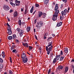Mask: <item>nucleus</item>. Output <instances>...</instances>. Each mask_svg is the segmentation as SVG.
Instances as JSON below:
<instances>
[{
  "label": "nucleus",
  "instance_id": "nucleus-1",
  "mask_svg": "<svg viewBox=\"0 0 74 74\" xmlns=\"http://www.w3.org/2000/svg\"><path fill=\"white\" fill-rule=\"evenodd\" d=\"M52 42H49L48 43V45L46 47V50L47 51V54L48 55H49L50 53V52L52 51V49H53V46L52 45Z\"/></svg>",
  "mask_w": 74,
  "mask_h": 74
},
{
  "label": "nucleus",
  "instance_id": "nucleus-2",
  "mask_svg": "<svg viewBox=\"0 0 74 74\" xmlns=\"http://www.w3.org/2000/svg\"><path fill=\"white\" fill-rule=\"evenodd\" d=\"M67 9L66 8L64 10V11H62L61 13L62 16H63L64 15L65 16H66L67 14Z\"/></svg>",
  "mask_w": 74,
  "mask_h": 74
},
{
  "label": "nucleus",
  "instance_id": "nucleus-3",
  "mask_svg": "<svg viewBox=\"0 0 74 74\" xmlns=\"http://www.w3.org/2000/svg\"><path fill=\"white\" fill-rule=\"evenodd\" d=\"M3 8L5 11H8L10 10V7L8 5H5L3 6Z\"/></svg>",
  "mask_w": 74,
  "mask_h": 74
},
{
  "label": "nucleus",
  "instance_id": "nucleus-4",
  "mask_svg": "<svg viewBox=\"0 0 74 74\" xmlns=\"http://www.w3.org/2000/svg\"><path fill=\"white\" fill-rule=\"evenodd\" d=\"M37 24H38V25H36V27H38V26L41 27V26H43V24L42 23V21H39V22H38Z\"/></svg>",
  "mask_w": 74,
  "mask_h": 74
},
{
  "label": "nucleus",
  "instance_id": "nucleus-5",
  "mask_svg": "<svg viewBox=\"0 0 74 74\" xmlns=\"http://www.w3.org/2000/svg\"><path fill=\"white\" fill-rule=\"evenodd\" d=\"M53 17H52V19L53 21H56L57 20V18L58 16L56 15V14H53Z\"/></svg>",
  "mask_w": 74,
  "mask_h": 74
},
{
  "label": "nucleus",
  "instance_id": "nucleus-6",
  "mask_svg": "<svg viewBox=\"0 0 74 74\" xmlns=\"http://www.w3.org/2000/svg\"><path fill=\"white\" fill-rule=\"evenodd\" d=\"M22 59V60L24 63H27V62H28V59L27 57H26L24 58H23Z\"/></svg>",
  "mask_w": 74,
  "mask_h": 74
},
{
  "label": "nucleus",
  "instance_id": "nucleus-7",
  "mask_svg": "<svg viewBox=\"0 0 74 74\" xmlns=\"http://www.w3.org/2000/svg\"><path fill=\"white\" fill-rule=\"evenodd\" d=\"M15 2L16 5L17 6V5H20V3H21V1H18L17 0H15Z\"/></svg>",
  "mask_w": 74,
  "mask_h": 74
},
{
  "label": "nucleus",
  "instance_id": "nucleus-8",
  "mask_svg": "<svg viewBox=\"0 0 74 74\" xmlns=\"http://www.w3.org/2000/svg\"><path fill=\"white\" fill-rule=\"evenodd\" d=\"M27 58L26 56V54L24 53H23L21 55L22 59H24V58Z\"/></svg>",
  "mask_w": 74,
  "mask_h": 74
},
{
  "label": "nucleus",
  "instance_id": "nucleus-9",
  "mask_svg": "<svg viewBox=\"0 0 74 74\" xmlns=\"http://www.w3.org/2000/svg\"><path fill=\"white\" fill-rule=\"evenodd\" d=\"M55 11L56 12H55V13L54 14L58 16V14L59 13V10H58L57 9L55 10Z\"/></svg>",
  "mask_w": 74,
  "mask_h": 74
},
{
  "label": "nucleus",
  "instance_id": "nucleus-10",
  "mask_svg": "<svg viewBox=\"0 0 74 74\" xmlns=\"http://www.w3.org/2000/svg\"><path fill=\"white\" fill-rule=\"evenodd\" d=\"M69 70V67H68L67 66H66L65 68V71L64 72V74H65V73H66L67 71H68Z\"/></svg>",
  "mask_w": 74,
  "mask_h": 74
},
{
  "label": "nucleus",
  "instance_id": "nucleus-11",
  "mask_svg": "<svg viewBox=\"0 0 74 74\" xmlns=\"http://www.w3.org/2000/svg\"><path fill=\"white\" fill-rule=\"evenodd\" d=\"M42 12L39 11L38 12V16L39 17H41L42 15Z\"/></svg>",
  "mask_w": 74,
  "mask_h": 74
},
{
  "label": "nucleus",
  "instance_id": "nucleus-12",
  "mask_svg": "<svg viewBox=\"0 0 74 74\" xmlns=\"http://www.w3.org/2000/svg\"><path fill=\"white\" fill-rule=\"evenodd\" d=\"M43 2L44 3V4H48V3H49V0H44Z\"/></svg>",
  "mask_w": 74,
  "mask_h": 74
},
{
  "label": "nucleus",
  "instance_id": "nucleus-13",
  "mask_svg": "<svg viewBox=\"0 0 74 74\" xmlns=\"http://www.w3.org/2000/svg\"><path fill=\"white\" fill-rule=\"evenodd\" d=\"M64 66H63L62 65H60L58 66V70H62L63 69V67Z\"/></svg>",
  "mask_w": 74,
  "mask_h": 74
},
{
  "label": "nucleus",
  "instance_id": "nucleus-14",
  "mask_svg": "<svg viewBox=\"0 0 74 74\" xmlns=\"http://www.w3.org/2000/svg\"><path fill=\"white\" fill-rule=\"evenodd\" d=\"M13 16L14 17H16L18 16V12L16 11L13 14Z\"/></svg>",
  "mask_w": 74,
  "mask_h": 74
},
{
  "label": "nucleus",
  "instance_id": "nucleus-15",
  "mask_svg": "<svg viewBox=\"0 0 74 74\" xmlns=\"http://www.w3.org/2000/svg\"><path fill=\"white\" fill-rule=\"evenodd\" d=\"M62 25V22H60V23L57 24L56 26H57V27H59L60 26H61Z\"/></svg>",
  "mask_w": 74,
  "mask_h": 74
},
{
  "label": "nucleus",
  "instance_id": "nucleus-16",
  "mask_svg": "<svg viewBox=\"0 0 74 74\" xmlns=\"http://www.w3.org/2000/svg\"><path fill=\"white\" fill-rule=\"evenodd\" d=\"M23 46H26V48H28L29 47V45H28V44L27 43H24L23 44Z\"/></svg>",
  "mask_w": 74,
  "mask_h": 74
},
{
  "label": "nucleus",
  "instance_id": "nucleus-17",
  "mask_svg": "<svg viewBox=\"0 0 74 74\" xmlns=\"http://www.w3.org/2000/svg\"><path fill=\"white\" fill-rule=\"evenodd\" d=\"M3 67V65L2 64H0V72H1L2 70H1Z\"/></svg>",
  "mask_w": 74,
  "mask_h": 74
},
{
  "label": "nucleus",
  "instance_id": "nucleus-18",
  "mask_svg": "<svg viewBox=\"0 0 74 74\" xmlns=\"http://www.w3.org/2000/svg\"><path fill=\"white\" fill-rule=\"evenodd\" d=\"M28 12H29V11H28V10H27V8H26L24 14L25 15V14H26L27 13H28Z\"/></svg>",
  "mask_w": 74,
  "mask_h": 74
},
{
  "label": "nucleus",
  "instance_id": "nucleus-19",
  "mask_svg": "<svg viewBox=\"0 0 74 74\" xmlns=\"http://www.w3.org/2000/svg\"><path fill=\"white\" fill-rule=\"evenodd\" d=\"M58 4H56L55 5V11H56V10H58Z\"/></svg>",
  "mask_w": 74,
  "mask_h": 74
},
{
  "label": "nucleus",
  "instance_id": "nucleus-20",
  "mask_svg": "<svg viewBox=\"0 0 74 74\" xmlns=\"http://www.w3.org/2000/svg\"><path fill=\"white\" fill-rule=\"evenodd\" d=\"M30 27H28L27 28V32H29L30 31Z\"/></svg>",
  "mask_w": 74,
  "mask_h": 74
},
{
  "label": "nucleus",
  "instance_id": "nucleus-21",
  "mask_svg": "<svg viewBox=\"0 0 74 74\" xmlns=\"http://www.w3.org/2000/svg\"><path fill=\"white\" fill-rule=\"evenodd\" d=\"M1 56L3 57V58H5V53L4 51H3L2 52Z\"/></svg>",
  "mask_w": 74,
  "mask_h": 74
},
{
  "label": "nucleus",
  "instance_id": "nucleus-22",
  "mask_svg": "<svg viewBox=\"0 0 74 74\" xmlns=\"http://www.w3.org/2000/svg\"><path fill=\"white\" fill-rule=\"evenodd\" d=\"M42 16V18H46V16H47V15L46 14V13H43Z\"/></svg>",
  "mask_w": 74,
  "mask_h": 74
},
{
  "label": "nucleus",
  "instance_id": "nucleus-23",
  "mask_svg": "<svg viewBox=\"0 0 74 74\" xmlns=\"http://www.w3.org/2000/svg\"><path fill=\"white\" fill-rule=\"evenodd\" d=\"M33 10H34V6H33L30 10V13H33Z\"/></svg>",
  "mask_w": 74,
  "mask_h": 74
},
{
  "label": "nucleus",
  "instance_id": "nucleus-24",
  "mask_svg": "<svg viewBox=\"0 0 74 74\" xmlns=\"http://www.w3.org/2000/svg\"><path fill=\"white\" fill-rule=\"evenodd\" d=\"M57 59L55 58L54 59L53 61V64H55L56 62H57Z\"/></svg>",
  "mask_w": 74,
  "mask_h": 74
},
{
  "label": "nucleus",
  "instance_id": "nucleus-25",
  "mask_svg": "<svg viewBox=\"0 0 74 74\" xmlns=\"http://www.w3.org/2000/svg\"><path fill=\"white\" fill-rule=\"evenodd\" d=\"M64 58V57L61 56L60 57V61H62Z\"/></svg>",
  "mask_w": 74,
  "mask_h": 74
},
{
  "label": "nucleus",
  "instance_id": "nucleus-26",
  "mask_svg": "<svg viewBox=\"0 0 74 74\" xmlns=\"http://www.w3.org/2000/svg\"><path fill=\"white\" fill-rule=\"evenodd\" d=\"M68 50L69 49L67 48H66V49H64V51H65V53H67V52H68Z\"/></svg>",
  "mask_w": 74,
  "mask_h": 74
},
{
  "label": "nucleus",
  "instance_id": "nucleus-27",
  "mask_svg": "<svg viewBox=\"0 0 74 74\" xmlns=\"http://www.w3.org/2000/svg\"><path fill=\"white\" fill-rule=\"evenodd\" d=\"M18 25L20 26H21V25H22V22H21V20H19L18 21Z\"/></svg>",
  "mask_w": 74,
  "mask_h": 74
},
{
  "label": "nucleus",
  "instance_id": "nucleus-28",
  "mask_svg": "<svg viewBox=\"0 0 74 74\" xmlns=\"http://www.w3.org/2000/svg\"><path fill=\"white\" fill-rule=\"evenodd\" d=\"M8 39L9 40H12V36H9L8 37Z\"/></svg>",
  "mask_w": 74,
  "mask_h": 74
},
{
  "label": "nucleus",
  "instance_id": "nucleus-29",
  "mask_svg": "<svg viewBox=\"0 0 74 74\" xmlns=\"http://www.w3.org/2000/svg\"><path fill=\"white\" fill-rule=\"evenodd\" d=\"M13 39L14 40H15L16 39V34H14L13 35Z\"/></svg>",
  "mask_w": 74,
  "mask_h": 74
},
{
  "label": "nucleus",
  "instance_id": "nucleus-30",
  "mask_svg": "<svg viewBox=\"0 0 74 74\" xmlns=\"http://www.w3.org/2000/svg\"><path fill=\"white\" fill-rule=\"evenodd\" d=\"M37 30H40V29H41V27H40V26L37 27Z\"/></svg>",
  "mask_w": 74,
  "mask_h": 74
},
{
  "label": "nucleus",
  "instance_id": "nucleus-31",
  "mask_svg": "<svg viewBox=\"0 0 74 74\" xmlns=\"http://www.w3.org/2000/svg\"><path fill=\"white\" fill-rule=\"evenodd\" d=\"M54 56V55H53V53H50V56L51 57H52V59L53 58V57Z\"/></svg>",
  "mask_w": 74,
  "mask_h": 74
},
{
  "label": "nucleus",
  "instance_id": "nucleus-32",
  "mask_svg": "<svg viewBox=\"0 0 74 74\" xmlns=\"http://www.w3.org/2000/svg\"><path fill=\"white\" fill-rule=\"evenodd\" d=\"M28 47L29 48V51H31V50H32V49H33V47L31 46H29Z\"/></svg>",
  "mask_w": 74,
  "mask_h": 74
},
{
  "label": "nucleus",
  "instance_id": "nucleus-33",
  "mask_svg": "<svg viewBox=\"0 0 74 74\" xmlns=\"http://www.w3.org/2000/svg\"><path fill=\"white\" fill-rule=\"evenodd\" d=\"M8 33L9 35H11L12 34V31H8Z\"/></svg>",
  "mask_w": 74,
  "mask_h": 74
},
{
  "label": "nucleus",
  "instance_id": "nucleus-34",
  "mask_svg": "<svg viewBox=\"0 0 74 74\" xmlns=\"http://www.w3.org/2000/svg\"><path fill=\"white\" fill-rule=\"evenodd\" d=\"M16 30L19 33V32H20V31H21V29H20L19 28H18L16 29Z\"/></svg>",
  "mask_w": 74,
  "mask_h": 74
},
{
  "label": "nucleus",
  "instance_id": "nucleus-35",
  "mask_svg": "<svg viewBox=\"0 0 74 74\" xmlns=\"http://www.w3.org/2000/svg\"><path fill=\"white\" fill-rule=\"evenodd\" d=\"M55 58L56 59L58 60H59V58H60L58 57V56L56 55Z\"/></svg>",
  "mask_w": 74,
  "mask_h": 74
},
{
  "label": "nucleus",
  "instance_id": "nucleus-36",
  "mask_svg": "<svg viewBox=\"0 0 74 74\" xmlns=\"http://www.w3.org/2000/svg\"><path fill=\"white\" fill-rule=\"evenodd\" d=\"M9 74H13V72L11 70H10L9 71Z\"/></svg>",
  "mask_w": 74,
  "mask_h": 74
},
{
  "label": "nucleus",
  "instance_id": "nucleus-37",
  "mask_svg": "<svg viewBox=\"0 0 74 74\" xmlns=\"http://www.w3.org/2000/svg\"><path fill=\"white\" fill-rule=\"evenodd\" d=\"M7 30L9 32H10V31H12L11 30V27H8V28H7Z\"/></svg>",
  "mask_w": 74,
  "mask_h": 74
},
{
  "label": "nucleus",
  "instance_id": "nucleus-38",
  "mask_svg": "<svg viewBox=\"0 0 74 74\" xmlns=\"http://www.w3.org/2000/svg\"><path fill=\"white\" fill-rule=\"evenodd\" d=\"M3 59L2 58H0V62L1 63H3Z\"/></svg>",
  "mask_w": 74,
  "mask_h": 74
},
{
  "label": "nucleus",
  "instance_id": "nucleus-39",
  "mask_svg": "<svg viewBox=\"0 0 74 74\" xmlns=\"http://www.w3.org/2000/svg\"><path fill=\"white\" fill-rule=\"evenodd\" d=\"M35 6L36 7H39V4L36 3L35 4Z\"/></svg>",
  "mask_w": 74,
  "mask_h": 74
},
{
  "label": "nucleus",
  "instance_id": "nucleus-40",
  "mask_svg": "<svg viewBox=\"0 0 74 74\" xmlns=\"http://www.w3.org/2000/svg\"><path fill=\"white\" fill-rule=\"evenodd\" d=\"M63 2H64V3H66L67 0H62Z\"/></svg>",
  "mask_w": 74,
  "mask_h": 74
},
{
  "label": "nucleus",
  "instance_id": "nucleus-41",
  "mask_svg": "<svg viewBox=\"0 0 74 74\" xmlns=\"http://www.w3.org/2000/svg\"><path fill=\"white\" fill-rule=\"evenodd\" d=\"M51 73V69H50L48 72V74H49Z\"/></svg>",
  "mask_w": 74,
  "mask_h": 74
},
{
  "label": "nucleus",
  "instance_id": "nucleus-42",
  "mask_svg": "<svg viewBox=\"0 0 74 74\" xmlns=\"http://www.w3.org/2000/svg\"><path fill=\"white\" fill-rule=\"evenodd\" d=\"M60 19L61 20H63V17L62 16H62H60Z\"/></svg>",
  "mask_w": 74,
  "mask_h": 74
},
{
  "label": "nucleus",
  "instance_id": "nucleus-43",
  "mask_svg": "<svg viewBox=\"0 0 74 74\" xmlns=\"http://www.w3.org/2000/svg\"><path fill=\"white\" fill-rule=\"evenodd\" d=\"M67 10H67V13H69V11L70 10V7H68V8H67Z\"/></svg>",
  "mask_w": 74,
  "mask_h": 74
},
{
  "label": "nucleus",
  "instance_id": "nucleus-44",
  "mask_svg": "<svg viewBox=\"0 0 74 74\" xmlns=\"http://www.w3.org/2000/svg\"><path fill=\"white\" fill-rule=\"evenodd\" d=\"M16 41L17 43H19V41L18 39H16Z\"/></svg>",
  "mask_w": 74,
  "mask_h": 74
},
{
  "label": "nucleus",
  "instance_id": "nucleus-45",
  "mask_svg": "<svg viewBox=\"0 0 74 74\" xmlns=\"http://www.w3.org/2000/svg\"><path fill=\"white\" fill-rule=\"evenodd\" d=\"M7 25L9 27H11V26H10V25H9V24L8 23H7Z\"/></svg>",
  "mask_w": 74,
  "mask_h": 74
},
{
  "label": "nucleus",
  "instance_id": "nucleus-46",
  "mask_svg": "<svg viewBox=\"0 0 74 74\" xmlns=\"http://www.w3.org/2000/svg\"><path fill=\"white\" fill-rule=\"evenodd\" d=\"M7 19L8 22H10V19L8 17H7Z\"/></svg>",
  "mask_w": 74,
  "mask_h": 74
},
{
  "label": "nucleus",
  "instance_id": "nucleus-47",
  "mask_svg": "<svg viewBox=\"0 0 74 74\" xmlns=\"http://www.w3.org/2000/svg\"><path fill=\"white\" fill-rule=\"evenodd\" d=\"M12 7H15V4L14 3H13L12 4Z\"/></svg>",
  "mask_w": 74,
  "mask_h": 74
},
{
  "label": "nucleus",
  "instance_id": "nucleus-48",
  "mask_svg": "<svg viewBox=\"0 0 74 74\" xmlns=\"http://www.w3.org/2000/svg\"><path fill=\"white\" fill-rule=\"evenodd\" d=\"M37 19H36L35 20L34 24H36V23H37Z\"/></svg>",
  "mask_w": 74,
  "mask_h": 74
},
{
  "label": "nucleus",
  "instance_id": "nucleus-49",
  "mask_svg": "<svg viewBox=\"0 0 74 74\" xmlns=\"http://www.w3.org/2000/svg\"><path fill=\"white\" fill-rule=\"evenodd\" d=\"M34 37L36 39V40H37V36H36V35H35Z\"/></svg>",
  "mask_w": 74,
  "mask_h": 74
},
{
  "label": "nucleus",
  "instance_id": "nucleus-50",
  "mask_svg": "<svg viewBox=\"0 0 74 74\" xmlns=\"http://www.w3.org/2000/svg\"><path fill=\"white\" fill-rule=\"evenodd\" d=\"M16 51V49H14L12 50V52L14 53V52H15Z\"/></svg>",
  "mask_w": 74,
  "mask_h": 74
},
{
  "label": "nucleus",
  "instance_id": "nucleus-51",
  "mask_svg": "<svg viewBox=\"0 0 74 74\" xmlns=\"http://www.w3.org/2000/svg\"><path fill=\"white\" fill-rule=\"evenodd\" d=\"M12 12H13V10H12L11 9L10 10V13Z\"/></svg>",
  "mask_w": 74,
  "mask_h": 74
},
{
  "label": "nucleus",
  "instance_id": "nucleus-52",
  "mask_svg": "<svg viewBox=\"0 0 74 74\" xmlns=\"http://www.w3.org/2000/svg\"><path fill=\"white\" fill-rule=\"evenodd\" d=\"M10 62H12V59L11 58V57H10Z\"/></svg>",
  "mask_w": 74,
  "mask_h": 74
},
{
  "label": "nucleus",
  "instance_id": "nucleus-53",
  "mask_svg": "<svg viewBox=\"0 0 74 74\" xmlns=\"http://www.w3.org/2000/svg\"><path fill=\"white\" fill-rule=\"evenodd\" d=\"M60 54L61 55H63V51H60Z\"/></svg>",
  "mask_w": 74,
  "mask_h": 74
},
{
  "label": "nucleus",
  "instance_id": "nucleus-54",
  "mask_svg": "<svg viewBox=\"0 0 74 74\" xmlns=\"http://www.w3.org/2000/svg\"><path fill=\"white\" fill-rule=\"evenodd\" d=\"M43 38L44 40H45V39H47V37L45 36H44V37Z\"/></svg>",
  "mask_w": 74,
  "mask_h": 74
},
{
  "label": "nucleus",
  "instance_id": "nucleus-55",
  "mask_svg": "<svg viewBox=\"0 0 74 74\" xmlns=\"http://www.w3.org/2000/svg\"><path fill=\"white\" fill-rule=\"evenodd\" d=\"M20 37H22L23 36V34H20Z\"/></svg>",
  "mask_w": 74,
  "mask_h": 74
},
{
  "label": "nucleus",
  "instance_id": "nucleus-56",
  "mask_svg": "<svg viewBox=\"0 0 74 74\" xmlns=\"http://www.w3.org/2000/svg\"><path fill=\"white\" fill-rule=\"evenodd\" d=\"M71 67L72 68H73V69H74V65H72L71 66Z\"/></svg>",
  "mask_w": 74,
  "mask_h": 74
},
{
  "label": "nucleus",
  "instance_id": "nucleus-57",
  "mask_svg": "<svg viewBox=\"0 0 74 74\" xmlns=\"http://www.w3.org/2000/svg\"><path fill=\"white\" fill-rule=\"evenodd\" d=\"M20 33V34H23V32H22V31H21V32H19Z\"/></svg>",
  "mask_w": 74,
  "mask_h": 74
},
{
  "label": "nucleus",
  "instance_id": "nucleus-58",
  "mask_svg": "<svg viewBox=\"0 0 74 74\" xmlns=\"http://www.w3.org/2000/svg\"><path fill=\"white\" fill-rule=\"evenodd\" d=\"M34 32L36 33V29L34 28Z\"/></svg>",
  "mask_w": 74,
  "mask_h": 74
},
{
  "label": "nucleus",
  "instance_id": "nucleus-59",
  "mask_svg": "<svg viewBox=\"0 0 74 74\" xmlns=\"http://www.w3.org/2000/svg\"><path fill=\"white\" fill-rule=\"evenodd\" d=\"M36 12V10H35L34 12L33 13V15H34L35 14V12Z\"/></svg>",
  "mask_w": 74,
  "mask_h": 74
},
{
  "label": "nucleus",
  "instance_id": "nucleus-60",
  "mask_svg": "<svg viewBox=\"0 0 74 74\" xmlns=\"http://www.w3.org/2000/svg\"><path fill=\"white\" fill-rule=\"evenodd\" d=\"M21 12L23 11V9L22 8H21Z\"/></svg>",
  "mask_w": 74,
  "mask_h": 74
},
{
  "label": "nucleus",
  "instance_id": "nucleus-61",
  "mask_svg": "<svg viewBox=\"0 0 74 74\" xmlns=\"http://www.w3.org/2000/svg\"><path fill=\"white\" fill-rule=\"evenodd\" d=\"M63 4H62L61 5V8H62V7H63Z\"/></svg>",
  "mask_w": 74,
  "mask_h": 74
},
{
  "label": "nucleus",
  "instance_id": "nucleus-62",
  "mask_svg": "<svg viewBox=\"0 0 74 74\" xmlns=\"http://www.w3.org/2000/svg\"><path fill=\"white\" fill-rule=\"evenodd\" d=\"M10 4H11V5H12V4L13 3H12V2H10Z\"/></svg>",
  "mask_w": 74,
  "mask_h": 74
},
{
  "label": "nucleus",
  "instance_id": "nucleus-63",
  "mask_svg": "<svg viewBox=\"0 0 74 74\" xmlns=\"http://www.w3.org/2000/svg\"><path fill=\"white\" fill-rule=\"evenodd\" d=\"M24 24H25V22H22V25H24Z\"/></svg>",
  "mask_w": 74,
  "mask_h": 74
},
{
  "label": "nucleus",
  "instance_id": "nucleus-64",
  "mask_svg": "<svg viewBox=\"0 0 74 74\" xmlns=\"http://www.w3.org/2000/svg\"><path fill=\"white\" fill-rule=\"evenodd\" d=\"M58 56L59 58H60V55H58Z\"/></svg>",
  "mask_w": 74,
  "mask_h": 74
}]
</instances>
